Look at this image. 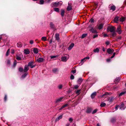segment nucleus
I'll return each instance as SVG.
<instances>
[{
	"mask_svg": "<svg viewBox=\"0 0 126 126\" xmlns=\"http://www.w3.org/2000/svg\"><path fill=\"white\" fill-rule=\"evenodd\" d=\"M42 40L44 41H46L47 40V38L46 37L43 36L41 38Z\"/></svg>",
	"mask_w": 126,
	"mask_h": 126,
	"instance_id": "nucleus-36",
	"label": "nucleus"
},
{
	"mask_svg": "<svg viewBox=\"0 0 126 126\" xmlns=\"http://www.w3.org/2000/svg\"><path fill=\"white\" fill-rule=\"evenodd\" d=\"M97 111V109H95L92 112V113L93 114H94Z\"/></svg>",
	"mask_w": 126,
	"mask_h": 126,
	"instance_id": "nucleus-42",
	"label": "nucleus"
},
{
	"mask_svg": "<svg viewBox=\"0 0 126 126\" xmlns=\"http://www.w3.org/2000/svg\"><path fill=\"white\" fill-rule=\"evenodd\" d=\"M28 74V73L27 72H26L24 74H23L21 76V78L23 79L24 78L27 76Z\"/></svg>",
	"mask_w": 126,
	"mask_h": 126,
	"instance_id": "nucleus-32",
	"label": "nucleus"
},
{
	"mask_svg": "<svg viewBox=\"0 0 126 126\" xmlns=\"http://www.w3.org/2000/svg\"><path fill=\"white\" fill-rule=\"evenodd\" d=\"M82 82V80L81 78H79V79L78 81V83L79 84H80Z\"/></svg>",
	"mask_w": 126,
	"mask_h": 126,
	"instance_id": "nucleus-33",
	"label": "nucleus"
},
{
	"mask_svg": "<svg viewBox=\"0 0 126 126\" xmlns=\"http://www.w3.org/2000/svg\"><path fill=\"white\" fill-rule=\"evenodd\" d=\"M61 15L62 16H64L65 11L63 9H61Z\"/></svg>",
	"mask_w": 126,
	"mask_h": 126,
	"instance_id": "nucleus-29",
	"label": "nucleus"
},
{
	"mask_svg": "<svg viewBox=\"0 0 126 126\" xmlns=\"http://www.w3.org/2000/svg\"><path fill=\"white\" fill-rule=\"evenodd\" d=\"M114 98L113 97H111L109 98L108 100L111 103L113 101Z\"/></svg>",
	"mask_w": 126,
	"mask_h": 126,
	"instance_id": "nucleus-21",
	"label": "nucleus"
},
{
	"mask_svg": "<svg viewBox=\"0 0 126 126\" xmlns=\"http://www.w3.org/2000/svg\"><path fill=\"white\" fill-rule=\"evenodd\" d=\"M72 9V7L69 4V3H68V6L67 8V10L68 11H69L71 10Z\"/></svg>",
	"mask_w": 126,
	"mask_h": 126,
	"instance_id": "nucleus-15",
	"label": "nucleus"
},
{
	"mask_svg": "<svg viewBox=\"0 0 126 126\" xmlns=\"http://www.w3.org/2000/svg\"><path fill=\"white\" fill-rule=\"evenodd\" d=\"M68 105V104H66L65 105H64L62 106L60 108H59V110H61L62 109H63L64 108L66 107Z\"/></svg>",
	"mask_w": 126,
	"mask_h": 126,
	"instance_id": "nucleus-22",
	"label": "nucleus"
},
{
	"mask_svg": "<svg viewBox=\"0 0 126 126\" xmlns=\"http://www.w3.org/2000/svg\"><path fill=\"white\" fill-rule=\"evenodd\" d=\"M112 32V36H114L115 35V34H116V33L115 32V31H114V32Z\"/></svg>",
	"mask_w": 126,
	"mask_h": 126,
	"instance_id": "nucleus-54",
	"label": "nucleus"
},
{
	"mask_svg": "<svg viewBox=\"0 0 126 126\" xmlns=\"http://www.w3.org/2000/svg\"><path fill=\"white\" fill-rule=\"evenodd\" d=\"M115 54H116V53L114 52L112 56L110 58L111 59L113 58L115 56Z\"/></svg>",
	"mask_w": 126,
	"mask_h": 126,
	"instance_id": "nucleus-53",
	"label": "nucleus"
},
{
	"mask_svg": "<svg viewBox=\"0 0 126 126\" xmlns=\"http://www.w3.org/2000/svg\"><path fill=\"white\" fill-rule=\"evenodd\" d=\"M110 60H111V59H110V58L106 60V61L107 62H110Z\"/></svg>",
	"mask_w": 126,
	"mask_h": 126,
	"instance_id": "nucleus-60",
	"label": "nucleus"
},
{
	"mask_svg": "<svg viewBox=\"0 0 126 126\" xmlns=\"http://www.w3.org/2000/svg\"><path fill=\"white\" fill-rule=\"evenodd\" d=\"M30 43L31 44H32L33 43V40H31L30 41Z\"/></svg>",
	"mask_w": 126,
	"mask_h": 126,
	"instance_id": "nucleus-61",
	"label": "nucleus"
},
{
	"mask_svg": "<svg viewBox=\"0 0 126 126\" xmlns=\"http://www.w3.org/2000/svg\"><path fill=\"white\" fill-rule=\"evenodd\" d=\"M70 125V124L69 123H67L66 124V126H69Z\"/></svg>",
	"mask_w": 126,
	"mask_h": 126,
	"instance_id": "nucleus-64",
	"label": "nucleus"
},
{
	"mask_svg": "<svg viewBox=\"0 0 126 126\" xmlns=\"http://www.w3.org/2000/svg\"><path fill=\"white\" fill-rule=\"evenodd\" d=\"M74 77L72 75H71L70 77V78L71 79H74Z\"/></svg>",
	"mask_w": 126,
	"mask_h": 126,
	"instance_id": "nucleus-50",
	"label": "nucleus"
},
{
	"mask_svg": "<svg viewBox=\"0 0 126 126\" xmlns=\"http://www.w3.org/2000/svg\"><path fill=\"white\" fill-rule=\"evenodd\" d=\"M24 53L26 54H28L29 53V51L27 49H25L24 50Z\"/></svg>",
	"mask_w": 126,
	"mask_h": 126,
	"instance_id": "nucleus-25",
	"label": "nucleus"
},
{
	"mask_svg": "<svg viewBox=\"0 0 126 126\" xmlns=\"http://www.w3.org/2000/svg\"><path fill=\"white\" fill-rule=\"evenodd\" d=\"M96 93L95 92L92 93L91 95V97L92 99H94V98L95 96L96 95Z\"/></svg>",
	"mask_w": 126,
	"mask_h": 126,
	"instance_id": "nucleus-18",
	"label": "nucleus"
},
{
	"mask_svg": "<svg viewBox=\"0 0 126 126\" xmlns=\"http://www.w3.org/2000/svg\"><path fill=\"white\" fill-rule=\"evenodd\" d=\"M103 26V24L102 23H101L98 26V28L99 30L102 29Z\"/></svg>",
	"mask_w": 126,
	"mask_h": 126,
	"instance_id": "nucleus-24",
	"label": "nucleus"
},
{
	"mask_svg": "<svg viewBox=\"0 0 126 126\" xmlns=\"http://www.w3.org/2000/svg\"><path fill=\"white\" fill-rule=\"evenodd\" d=\"M17 64L16 61H15L14 63L13 64V67H15Z\"/></svg>",
	"mask_w": 126,
	"mask_h": 126,
	"instance_id": "nucleus-45",
	"label": "nucleus"
},
{
	"mask_svg": "<svg viewBox=\"0 0 126 126\" xmlns=\"http://www.w3.org/2000/svg\"><path fill=\"white\" fill-rule=\"evenodd\" d=\"M105 44L107 45H109L110 44V42L109 41H107L105 42Z\"/></svg>",
	"mask_w": 126,
	"mask_h": 126,
	"instance_id": "nucleus-52",
	"label": "nucleus"
},
{
	"mask_svg": "<svg viewBox=\"0 0 126 126\" xmlns=\"http://www.w3.org/2000/svg\"><path fill=\"white\" fill-rule=\"evenodd\" d=\"M87 35V33H85L83 34L81 36V38H84L85 37H86Z\"/></svg>",
	"mask_w": 126,
	"mask_h": 126,
	"instance_id": "nucleus-35",
	"label": "nucleus"
},
{
	"mask_svg": "<svg viewBox=\"0 0 126 126\" xmlns=\"http://www.w3.org/2000/svg\"><path fill=\"white\" fill-rule=\"evenodd\" d=\"M108 31H109L111 32L115 31L116 28L113 26H109L107 29Z\"/></svg>",
	"mask_w": 126,
	"mask_h": 126,
	"instance_id": "nucleus-2",
	"label": "nucleus"
},
{
	"mask_svg": "<svg viewBox=\"0 0 126 126\" xmlns=\"http://www.w3.org/2000/svg\"><path fill=\"white\" fill-rule=\"evenodd\" d=\"M74 43H72L71 44L69 45L68 47V49L69 50H70L74 46Z\"/></svg>",
	"mask_w": 126,
	"mask_h": 126,
	"instance_id": "nucleus-13",
	"label": "nucleus"
},
{
	"mask_svg": "<svg viewBox=\"0 0 126 126\" xmlns=\"http://www.w3.org/2000/svg\"><path fill=\"white\" fill-rule=\"evenodd\" d=\"M116 9V7H115L114 6H111V7H110V9L111 10H113V11H114Z\"/></svg>",
	"mask_w": 126,
	"mask_h": 126,
	"instance_id": "nucleus-31",
	"label": "nucleus"
},
{
	"mask_svg": "<svg viewBox=\"0 0 126 126\" xmlns=\"http://www.w3.org/2000/svg\"><path fill=\"white\" fill-rule=\"evenodd\" d=\"M33 61H31L28 63V66H30L31 68H32L35 66V65H33Z\"/></svg>",
	"mask_w": 126,
	"mask_h": 126,
	"instance_id": "nucleus-4",
	"label": "nucleus"
},
{
	"mask_svg": "<svg viewBox=\"0 0 126 126\" xmlns=\"http://www.w3.org/2000/svg\"><path fill=\"white\" fill-rule=\"evenodd\" d=\"M63 85L62 84H60L59 85L58 87L59 89H60L62 88L63 87Z\"/></svg>",
	"mask_w": 126,
	"mask_h": 126,
	"instance_id": "nucleus-43",
	"label": "nucleus"
},
{
	"mask_svg": "<svg viewBox=\"0 0 126 126\" xmlns=\"http://www.w3.org/2000/svg\"><path fill=\"white\" fill-rule=\"evenodd\" d=\"M116 120V118L115 117H113L111 118L110 121L111 123H114L115 122Z\"/></svg>",
	"mask_w": 126,
	"mask_h": 126,
	"instance_id": "nucleus-20",
	"label": "nucleus"
},
{
	"mask_svg": "<svg viewBox=\"0 0 126 126\" xmlns=\"http://www.w3.org/2000/svg\"><path fill=\"white\" fill-rule=\"evenodd\" d=\"M116 32L119 34L121 33L122 31L121 29L120 26H118L116 30Z\"/></svg>",
	"mask_w": 126,
	"mask_h": 126,
	"instance_id": "nucleus-7",
	"label": "nucleus"
},
{
	"mask_svg": "<svg viewBox=\"0 0 126 126\" xmlns=\"http://www.w3.org/2000/svg\"><path fill=\"white\" fill-rule=\"evenodd\" d=\"M7 99V95L6 94L5 95V96L4 97V101H6Z\"/></svg>",
	"mask_w": 126,
	"mask_h": 126,
	"instance_id": "nucleus-58",
	"label": "nucleus"
},
{
	"mask_svg": "<svg viewBox=\"0 0 126 126\" xmlns=\"http://www.w3.org/2000/svg\"><path fill=\"white\" fill-rule=\"evenodd\" d=\"M54 11L56 12H59V9L58 8H54Z\"/></svg>",
	"mask_w": 126,
	"mask_h": 126,
	"instance_id": "nucleus-39",
	"label": "nucleus"
},
{
	"mask_svg": "<svg viewBox=\"0 0 126 126\" xmlns=\"http://www.w3.org/2000/svg\"><path fill=\"white\" fill-rule=\"evenodd\" d=\"M17 46L18 47H22V45L20 44V43H18L17 44Z\"/></svg>",
	"mask_w": 126,
	"mask_h": 126,
	"instance_id": "nucleus-44",
	"label": "nucleus"
},
{
	"mask_svg": "<svg viewBox=\"0 0 126 126\" xmlns=\"http://www.w3.org/2000/svg\"><path fill=\"white\" fill-rule=\"evenodd\" d=\"M59 34L58 33H56L55 34V37L56 40L58 41H59L60 39L59 38Z\"/></svg>",
	"mask_w": 126,
	"mask_h": 126,
	"instance_id": "nucleus-14",
	"label": "nucleus"
},
{
	"mask_svg": "<svg viewBox=\"0 0 126 126\" xmlns=\"http://www.w3.org/2000/svg\"><path fill=\"white\" fill-rule=\"evenodd\" d=\"M63 114L60 115L57 118L55 119V121L56 122L59 121L63 117Z\"/></svg>",
	"mask_w": 126,
	"mask_h": 126,
	"instance_id": "nucleus-9",
	"label": "nucleus"
},
{
	"mask_svg": "<svg viewBox=\"0 0 126 126\" xmlns=\"http://www.w3.org/2000/svg\"><path fill=\"white\" fill-rule=\"evenodd\" d=\"M71 72L73 73H75L76 72V71L75 70H72Z\"/></svg>",
	"mask_w": 126,
	"mask_h": 126,
	"instance_id": "nucleus-62",
	"label": "nucleus"
},
{
	"mask_svg": "<svg viewBox=\"0 0 126 126\" xmlns=\"http://www.w3.org/2000/svg\"><path fill=\"white\" fill-rule=\"evenodd\" d=\"M52 72L54 73H56L59 71V69L57 68H53L52 70Z\"/></svg>",
	"mask_w": 126,
	"mask_h": 126,
	"instance_id": "nucleus-12",
	"label": "nucleus"
},
{
	"mask_svg": "<svg viewBox=\"0 0 126 126\" xmlns=\"http://www.w3.org/2000/svg\"><path fill=\"white\" fill-rule=\"evenodd\" d=\"M90 21L91 23H94V20L93 18H92L90 20Z\"/></svg>",
	"mask_w": 126,
	"mask_h": 126,
	"instance_id": "nucleus-51",
	"label": "nucleus"
},
{
	"mask_svg": "<svg viewBox=\"0 0 126 126\" xmlns=\"http://www.w3.org/2000/svg\"><path fill=\"white\" fill-rule=\"evenodd\" d=\"M93 51L95 53H98L99 52V50L98 48H96L95 49H94Z\"/></svg>",
	"mask_w": 126,
	"mask_h": 126,
	"instance_id": "nucleus-27",
	"label": "nucleus"
},
{
	"mask_svg": "<svg viewBox=\"0 0 126 126\" xmlns=\"http://www.w3.org/2000/svg\"><path fill=\"white\" fill-rule=\"evenodd\" d=\"M50 25L51 28H53L54 27V25L53 23L51 22H50Z\"/></svg>",
	"mask_w": 126,
	"mask_h": 126,
	"instance_id": "nucleus-34",
	"label": "nucleus"
},
{
	"mask_svg": "<svg viewBox=\"0 0 126 126\" xmlns=\"http://www.w3.org/2000/svg\"><path fill=\"white\" fill-rule=\"evenodd\" d=\"M114 51V50L113 49H111L110 48H108L107 50V52L109 54L112 53Z\"/></svg>",
	"mask_w": 126,
	"mask_h": 126,
	"instance_id": "nucleus-8",
	"label": "nucleus"
},
{
	"mask_svg": "<svg viewBox=\"0 0 126 126\" xmlns=\"http://www.w3.org/2000/svg\"><path fill=\"white\" fill-rule=\"evenodd\" d=\"M16 59L17 60H20L21 59V58L19 56L17 55L16 56Z\"/></svg>",
	"mask_w": 126,
	"mask_h": 126,
	"instance_id": "nucleus-41",
	"label": "nucleus"
},
{
	"mask_svg": "<svg viewBox=\"0 0 126 126\" xmlns=\"http://www.w3.org/2000/svg\"><path fill=\"white\" fill-rule=\"evenodd\" d=\"M34 53L35 54H37L38 52V49L37 48H35L33 49Z\"/></svg>",
	"mask_w": 126,
	"mask_h": 126,
	"instance_id": "nucleus-26",
	"label": "nucleus"
},
{
	"mask_svg": "<svg viewBox=\"0 0 126 126\" xmlns=\"http://www.w3.org/2000/svg\"><path fill=\"white\" fill-rule=\"evenodd\" d=\"M106 105L105 103L103 102H102L101 104L100 105V106L102 107H105Z\"/></svg>",
	"mask_w": 126,
	"mask_h": 126,
	"instance_id": "nucleus-30",
	"label": "nucleus"
},
{
	"mask_svg": "<svg viewBox=\"0 0 126 126\" xmlns=\"http://www.w3.org/2000/svg\"><path fill=\"white\" fill-rule=\"evenodd\" d=\"M63 2L62 1H60L58 2H55L52 3L51 4V6L52 7H58L62 5Z\"/></svg>",
	"mask_w": 126,
	"mask_h": 126,
	"instance_id": "nucleus-1",
	"label": "nucleus"
},
{
	"mask_svg": "<svg viewBox=\"0 0 126 126\" xmlns=\"http://www.w3.org/2000/svg\"><path fill=\"white\" fill-rule=\"evenodd\" d=\"M90 31L94 33H97V31L95 30H94L93 28H91L90 30Z\"/></svg>",
	"mask_w": 126,
	"mask_h": 126,
	"instance_id": "nucleus-23",
	"label": "nucleus"
},
{
	"mask_svg": "<svg viewBox=\"0 0 126 126\" xmlns=\"http://www.w3.org/2000/svg\"><path fill=\"white\" fill-rule=\"evenodd\" d=\"M28 65H26L25 66L24 71V72H26L29 69V67Z\"/></svg>",
	"mask_w": 126,
	"mask_h": 126,
	"instance_id": "nucleus-17",
	"label": "nucleus"
},
{
	"mask_svg": "<svg viewBox=\"0 0 126 126\" xmlns=\"http://www.w3.org/2000/svg\"><path fill=\"white\" fill-rule=\"evenodd\" d=\"M119 106L118 105H116L115 106V108L116 109V110H117L118 109V108L119 107Z\"/></svg>",
	"mask_w": 126,
	"mask_h": 126,
	"instance_id": "nucleus-59",
	"label": "nucleus"
},
{
	"mask_svg": "<svg viewBox=\"0 0 126 126\" xmlns=\"http://www.w3.org/2000/svg\"><path fill=\"white\" fill-rule=\"evenodd\" d=\"M24 70L23 68L21 67L19 68L18 69V71L20 72H22Z\"/></svg>",
	"mask_w": 126,
	"mask_h": 126,
	"instance_id": "nucleus-37",
	"label": "nucleus"
},
{
	"mask_svg": "<svg viewBox=\"0 0 126 126\" xmlns=\"http://www.w3.org/2000/svg\"><path fill=\"white\" fill-rule=\"evenodd\" d=\"M10 49H9L7 50L6 54V56H7L9 55L10 53Z\"/></svg>",
	"mask_w": 126,
	"mask_h": 126,
	"instance_id": "nucleus-40",
	"label": "nucleus"
},
{
	"mask_svg": "<svg viewBox=\"0 0 126 126\" xmlns=\"http://www.w3.org/2000/svg\"><path fill=\"white\" fill-rule=\"evenodd\" d=\"M85 59H90V57L89 56H87L86 57L84 58Z\"/></svg>",
	"mask_w": 126,
	"mask_h": 126,
	"instance_id": "nucleus-63",
	"label": "nucleus"
},
{
	"mask_svg": "<svg viewBox=\"0 0 126 126\" xmlns=\"http://www.w3.org/2000/svg\"><path fill=\"white\" fill-rule=\"evenodd\" d=\"M69 120L70 122H71L73 121V120L71 117H70L69 118Z\"/></svg>",
	"mask_w": 126,
	"mask_h": 126,
	"instance_id": "nucleus-57",
	"label": "nucleus"
},
{
	"mask_svg": "<svg viewBox=\"0 0 126 126\" xmlns=\"http://www.w3.org/2000/svg\"><path fill=\"white\" fill-rule=\"evenodd\" d=\"M36 60L38 62L41 63L43 62L44 60V59L42 58H39L37 59Z\"/></svg>",
	"mask_w": 126,
	"mask_h": 126,
	"instance_id": "nucleus-10",
	"label": "nucleus"
},
{
	"mask_svg": "<svg viewBox=\"0 0 126 126\" xmlns=\"http://www.w3.org/2000/svg\"><path fill=\"white\" fill-rule=\"evenodd\" d=\"M57 56H50V57L51 59H53L55 58Z\"/></svg>",
	"mask_w": 126,
	"mask_h": 126,
	"instance_id": "nucleus-48",
	"label": "nucleus"
},
{
	"mask_svg": "<svg viewBox=\"0 0 126 126\" xmlns=\"http://www.w3.org/2000/svg\"><path fill=\"white\" fill-rule=\"evenodd\" d=\"M98 36V35L97 34H95L93 36V38H94L96 37H97Z\"/></svg>",
	"mask_w": 126,
	"mask_h": 126,
	"instance_id": "nucleus-56",
	"label": "nucleus"
},
{
	"mask_svg": "<svg viewBox=\"0 0 126 126\" xmlns=\"http://www.w3.org/2000/svg\"><path fill=\"white\" fill-rule=\"evenodd\" d=\"M126 93V90L125 89L123 91L121 92L118 95L119 97L123 95H125Z\"/></svg>",
	"mask_w": 126,
	"mask_h": 126,
	"instance_id": "nucleus-6",
	"label": "nucleus"
},
{
	"mask_svg": "<svg viewBox=\"0 0 126 126\" xmlns=\"http://www.w3.org/2000/svg\"><path fill=\"white\" fill-rule=\"evenodd\" d=\"M119 107L120 109L122 110H123L125 109L126 108V106L123 103H122L120 106Z\"/></svg>",
	"mask_w": 126,
	"mask_h": 126,
	"instance_id": "nucleus-5",
	"label": "nucleus"
},
{
	"mask_svg": "<svg viewBox=\"0 0 126 126\" xmlns=\"http://www.w3.org/2000/svg\"><path fill=\"white\" fill-rule=\"evenodd\" d=\"M119 17L118 16H117L115 17L114 19V22L116 23H117L118 21Z\"/></svg>",
	"mask_w": 126,
	"mask_h": 126,
	"instance_id": "nucleus-19",
	"label": "nucleus"
},
{
	"mask_svg": "<svg viewBox=\"0 0 126 126\" xmlns=\"http://www.w3.org/2000/svg\"><path fill=\"white\" fill-rule=\"evenodd\" d=\"M80 90H77L76 92V93L78 94H80Z\"/></svg>",
	"mask_w": 126,
	"mask_h": 126,
	"instance_id": "nucleus-47",
	"label": "nucleus"
},
{
	"mask_svg": "<svg viewBox=\"0 0 126 126\" xmlns=\"http://www.w3.org/2000/svg\"><path fill=\"white\" fill-rule=\"evenodd\" d=\"M69 56L68 55H66V56H62L61 57L62 61L63 62H66L69 58Z\"/></svg>",
	"mask_w": 126,
	"mask_h": 126,
	"instance_id": "nucleus-3",
	"label": "nucleus"
},
{
	"mask_svg": "<svg viewBox=\"0 0 126 126\" xmlns=\"http://www.w3.org/2000/svg\"><path fill=\"white\" fill-rule=\"evenodd\" d=\"M79 86H78V85H76L74 86V88L75 89H77L78 88Z\"/></svg>",
	"mask_w": 126,
	"mask_h": 126,
	"instance_id": "nucleus-55",
	"label": "nucleus"
},
{
	"mask_svg": "<svg viewBox=\"0 0 126 126\" xmlns=\"http://www.w3.org/2000/svg\"><path fill=\"white\" fill-rule=\"evenodd\" d=\"M92 110V108H87L86 110V112L88 113H90L91 112Z\"/></svg>",
	"mask_w": 126,
	"mask_h": 126,
	"instance_id": "nucleus-16",
	"label": "nucleus"
},
{
	"mask_svg": "<svg viewBox=\"0 0 126 126\" xmlns=\"http://www.w3.org/2000/svg\"><path fill=\"white\" fill-rule=\"evenodd\" d=\"M7 64L9 66L10 64V61L9 60H8L7 61Z\"/></svg>",
	"mask_w": 126,
	"mask_h": 126,
	"instance_id": "nucleus-46",
	"label": "nucleus"
},
{
	"mask_svg": "<svg viewBox=\"0 0 126 126\" xmlns=\"http://www.w3.org/2000/svg\"><path fill=\"white\" fill-rule=\"evenodd\" d=\"M44 2V1L43 0H40L39 4H43Z\"/></svg>",
	"mask_w": 126,
	"mask_h": 126,
	"instance_id": "nucleus-49",
	"label": "nucleus"
},
{
	"mask_svg": "<svg viewBox=\"0 0 126 126\" xmlns=\"http://www.w3.org/2000/svg\"><path fill=\"white\" fill-rule=\"evenodd\" d=\"M120 77H117L115 79V81L118 82L120 80Z\"/></svg>",
	"mask_w": 126,
	"mask_h": 126,
	"instance_id": "nucleus-38",
	"label": "nucleus"
},
{
	"mask_svg": "<svg viewBox=\"0 0 126 126\" xmlns=\"http://www.w3.org/2000/svg\"><path fill=\"white\" fill-rule=\"evenodd\" d=\"M63 98V97H62L58 99H56L55 101V103H57L61 102Z\"/></svg>",
	"mask_w": 126,
	"mask_h": 126,
	"instance_id": "nucleus-11",
	"label": "nucleus"
},
{
	"mask_svg": "<svg viewBox=\"0 0 126 126\" xmlns=\"http://www.w3.org/2000/svg\"><path fill=\"white\" fill-rule=\"evenodd\" d=\"M125 19L126 18L125 17H121L120 18V21L123 22L125 21Z\"/></svg>",
	"mask_w": 126,
	"mask_h": 126,
	"instance_id": "nucleus-28",
	"label": "nucleus"
}]
</instances>
